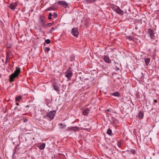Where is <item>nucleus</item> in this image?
<instances>
[{
  "mask_svg": "<svg viewBox=\"0 0 159 159\" xmlns=\"http://www.w3.org/2000/svg\"><path fill=\"white\" fill-rule=\"evenodd\" d=\"M113 123L115 124H117L118 123V121L117 120L116 118H113Z\"/></svg>",
  "mask_w": 159,
  "mask_h": 159,
  "instance_id": "nucleus-25",
  "label": "nucleus"
},
{
  "mask_svg": "<svg viewBox=\"0 0 159 159\" xmlns=\"http://www.w3.org/2000/svg\"><path fill=\"white\" fill-rule=\"evenodd\" d=\"M80 128L78 127L74 126L71 128H69L68 130L71 131H73L74 132L78 130H80Z\"/></svg>",
  "mask_w": 159,
  "mask_h": 159,
  "instance_id": "nucleus-9",
  "label": "nucleus"
},
{
  "mask_svg": "<svg viewBox=\"0 0 159 159\" xmlns=\"http://www.w3.org/2000/svg\"><path fill=\"white\" fill-rule=\"evenodd\" d=\"M145 64L146 66H148L149 64L150 59L148 58H146L144 59Z\"/></svg>",
  "mask_w": 159,
  "mask_h": 159,
  "instance_id": "nucleus-14",
  "label": "nucleus"
},
{
  "mask_svg": "<svg viewBox=\"0 0 159 159\" xmlns=\"http://www.w3.org/2000/svg\"><path fill=\"white\" fill-rule=\"evenodd\" d=\"M72 75V72L70 70H67L65 73V76L68 79H70Z\"/></svg>",
  "mask_w": 159,
  "mask_h": 159,
  "instance_id": "nucleus-5",
  "label": "nucleus"
},
{
  "mask_svg": "<svg viewBox=\"0 0 159 159\" xmlns=\"http://www.w3.org/2000/svg\"><path fill=\"white\" fill-rule=\"evenodd\" d=\"M17 4L16 3H11L9 5L10 8L13 10H14L16 7Z\"/></svg>",
  "mask_w": 159,
  "mask_h": 159,
  "instance_id": "nucleus-12",
  "label": "nucleus"
},
{
  "mask_svg": "<svg viewBox=\"0 0 159 159\" xmlns=\"http://www.w3.org/2000/svg\"><path fill=\"white\" fill-rule=\"evenodd\" d=\"M9 53H7V57H6V59H8L9 58Z\"/></svg>",
  "mask_w": 159,
  "mask_h": 159,
  "instance_id": "nucleus-33",
  "label": "nucleus"
},
{
  "mask_svg": "<svg viewBox=\"0 0 159 159\" xmlns=\"http://www.w3.org/2000/svg\"><path fill=\"white\" fill-rule=\"evenodd\" d=\"M112 9L118 14L120 15H123V11L121 10L119 7L117 6H115L113 7Z\"/></svg>",
  "mask_w": 159,
  "mask_h": 159,
  "instance_id": "nucleus-1",
  "label": "nucleus"
},
{
  "mask_svg": "<svg viewBox=\"0 0 159 159\" xmlns=\"http://www.w3.org/2000/svg\"><path fill=\"white\" fill-rule=\"evenodd\" d=\"M21 110V108L18 109V111H20Z\"/></svg>",
  "mask_w": 159,
  "mask_h": 159,
  "instance_id": "nucleus-34",
  "label": "nucleus"
},
{
  "mask_svg": "<svg viewBox=\"0 0 159 159\" xmlns=\"http://www.w3.org/2000/svg\"><path fill=\"white\" fill-rule=\"evenodd\" d=\"M16 69L13 74L16 75V76H18L20 72V67H16Z\"/></svg>",
  "mask_w": 159,
  "mask_h": 159,
  "instance_id": "nucleus-11",
  "label": "nucleus"
},
{
  "mask_svg": "<svg viewBox=\"0 0 159 159\" xmlns=\"http://www.w3.org/2000/svg\"><path fill=\"white\" fill-rule=\"evenodd\" d=\"M52 15L51 13H50L49 14L48 17V19L50 20L52 19Z\"/></svg>",
  "mask_w": 159,
  "mask_h": 159,
  "instance_id": "nucleus-26",
  "label": "nucleus"
},
{
  "mask_svg": "<svg viewBox=\"0 0 159 159\" xmlns=\"http://www.w3.org/2000/svg\"><path fill=\"white\" fill-rule=\"evenodd\" d=\"M56 9V8L54 7H50L46 9L45 10V11H50L51 10L54 11Z\"/></svg>",
  "mask_w": 159,
  "mask_h": 159,
  "instance_id": "nucleus-15",
  "label": "nucleus"
},
{
  "mask_svg": "<svg viewBox=\"0 0 159 159\" xmlns=\"http://www.w3.org/2000/svg\"><path fill=\"white\" fill-rule=\"evenodd\" d=\"M50 50V48L49 47H46L44 49V51L45 52H48Z\"/></svg>",
  "mask_w": 159,
  "mask_h": 159,
  "instance_id": "nucleus-27",
  "label": "nucleus"
},
{
  "mask_svg": "<svg viewBox=\"0 0 159 159\" xmlns=\"http://www.w3.org/2000/svg\"><path fill=\"white\" fill-rule=\"evenodd\" d=\"M107 134L110 135H111L112 134L111 130L110 129H108L107 131Z\"/></svg>",
  "mask_w": 159,
  "mask_h": 159,
  "instance_id": "nucleus-24",
  "label": "nucleus"
},
{
  "mask_svg": "<svg viewBox=\"0 0 159 159\" xmlns=\"http://www.w3.org/2000/svg\"><path fill=\"white\" fill-rule=\"evenodd\" d=\"M53 24V23H48L45 25V26H44V28H46L48 27H50Z\"/></svg>",
  "mask_w": 159,
  "mask_h": 159,
  "instance_id": "nucleus-22",
  "label": "nucleus"
},
{
  "mask_svg": "<svg viewBox=\"0 0 159 159\" xmlns=\"http://www.w3.org/2000/svg\"><path fill=\"white\" fill-rule=\"evenodd\" d=\"M22 96L20 95L18 97H16V101L19 102L20 101L21 99Z\"/></svg>",
  "mask_w": 159,
  "mask_h": 159,
  "instance_id": "nucleus-18",
  "label": "nucleus"
},
{
  "mask_svg": "<svg viewBox=\"0 0 159 159\" xmlns=\"http://www.w3.org/2000/svg\"><path fill=\"white\" fill-rule=\"evenodd\" d=\"M154 31L152 29L150 28L148 30V33L149 34L150 38L153 39L154 36L153 34Z\"/></svg>",
  "mask_w": 159,
  "mask_h": 159,
  "instance_id": "nucleus-7",
  "label": "nucleus"
},
{
  "mask_svg": "<svg viewBox=\"0 0 159 159\" xmlns=\"http://www.w3.org/2000/svg\"><path fill=\"white\" fill-rule=\"evenodd\" d=\"M143 113L142 111H139V117L140 118H142L143 117Z\"/></svg>",
  "mask_w": 159,
  "mask_h": 159,
  "instance_id": "nucleus-19",
  "label": "nucleus"
},
{
  "mask_svg": "<svg viewBox=\"0 0 159 159\" xmlns=\"http://www.w3.org/2000/svg\"><path fill=\"white\" fill-rule=\"evenodd\" d=\"M29 107V105H27V106H25V107Z\"/></svg>",
  "mask_w": 159,
  "mask_h": 159,
  "instance_id": "nucleus-35",
  "label": "nucleus"
},
{
  "mask_svg": "<svg viewBox=\"0 0 159 159\" xmlns=\"http://www.w3.org/2000/svg\"><path fill=\"white\" fill-rule=\"evenodd\" d=\"M130 152H131L134 155V153H135V151L133 149H131L130 150Z\"/></svg>",
  "mask_w": 159,
  "mask_h": 159,
  "instance_id": "nucleus-29",
  "label": "nucleus"
},
{
  "mask_svg": "<svg viewBox=\"0 0 159 159\" xmlns=\"http://www.w3.org/2000/svg\"><path fill=\"white\" fill-rule=\"evenodd\" d=\"M54 30V28L53 27H52L51 29L49 30V32L51 33L53 30Z\"/></svg>",
  "mask_w": 159,
  "mask_h": 159,
  "instance_id": "nucleus-32",
  "label": "nucleus"
},
{
  "mask_svg": "<svg viewBox=\"0 0 159 159\" xmlns=\"http://www.w3.org/2000/svg\"><path fill=\"white\" fill-rule=\"evenodd\" d=\"M45 147V144L44 143H42L40 146L39 148L41 150H43L44 149Z\"/></svg>",
  "mask_w": 159,
  "mask_h": 159,
  "instance_id": "nucleus-20",
  "label": "nucleus"
},
{
  "mask_svg": "<svg viewBox=\"0 0 159 159\" xmlns=\"http://www.w3.org/2000/svg\"><path fill=\"white\" fill-rule=\"evenodd\" d=\"M107 112H109V111H110V110H109V109H108V110H107Z\"/></svg>",
  "mask_w": 159,
  "mask_h": 159,
  "instance_id": "nucleus-39",
  "label": "nucleus"
},
{
  "mask_svg": "<svg viewBox=\"0 0 159 159\" xmlns=\"http://www.w3.org/2000/svg\"><path fill=\"white\" fill-rule=\"evenodd\" d=\"M98 0H86L88 3H93L97 1Z\"/></svg>",
  "mask_w": 159,
  "mask_h": 159,
  "instance_id": "nucleus-21",
  "label": "nucleus"
},
{
  "mask_svg": "<svg viewBox=\"0 0 159 159\" xmlns=\"http://www.w3.org/2000/svg\"><path fill=\"white\" fill-rule=\"evenodd\" d=\"M52 85L54 90L56 91L58 94H59L60 92L59 88L60 86V84L58 83H53L52 84Z\"/></svg>",
  "mask_w": 159,
  "mask_h": 159,
  "instance_id": "nucleus-2",
  "label": "nucleus"
},
{
  "mask_svg": "<svg viewBox=\"0 0 159 159\" xmlns=\"http://www.w3.org/2000/svg\"><path fill=\"white\" fill-rule=\"evenodd\" d=\"M58 4L59 5H61L65 8L67 7L68 6V4L65 1H60L58 2Z\"/></svg>",
  "mask_w": 159,
  "mask_h": 159,
  "instance_id": "nucleus-10",
  "label": "nucleus"
},
{
  "mask_svg": "<svg viewBox=\"0 0 159 159\" xmlns=\"http://www.w3.org/2000/svg\"><path fill=\"white\" fill-rule=\"evenodd\" d=\"M40 23L42 26L44 28L45 26V24L46 23L45 19L44 17L43 16H40Z\"/></svg>",
  "mask_w": 159,
  "mask_h": 159,
  "instance_id": "nucleus-4",
  "label": "nucleus"
},
{
  "mask_svg": "<svg viewBox=\"0 0 159 159\" xmlns=\"http://www.w3.org/2000/svg\"><path fill=\"white\" fill-rule=\"evenodd\" d=\"M104 60L105 62L108 63H111V61L109 59L108 57L107 56H105L104 57Z\"/></svg>",
  "mask_w": 159,
  "mask_h": 159,
  "instance_id": "nucleus-13",
  "label": "nucleus"
},
{
  "mask_svg": "<svg viewBox=\"0 0 159 159\" xmlns=\"http://www.w3.org/2000/svg\"><path fill=\"white\" fill-rule=\"evenodd\" d=\"M66 125L64 124L60 123V124L59 127L60 129H63L65 128Z\"/></svg>",
  "mask_w": 159,
  "mask_h": 159,
  "instance_id": "nucleus-23",
  "label": "nucleus"
},
{
  "mask_svg": "<svg viewBox=\"0 0 159 159\" xmlns=\"http://www.w3.org/2000/svg\"><path fill=\"white\" fill-rule=\"evenodd\" d=\"M16 109H17V107H16L15 108V110H16Z\"/></svg>",
  "mask_w": 159,
  "mask_h": 159,
  "instance_id": "nucleus-38",
  "label": "nucleus"
},
{
  "mask_svg": "<svg viewBox=\"0 0 159 159\" xmlns=\"http://www.w3.org/2000/svg\"><path fill=\"white\" fill-rule=\"evenodd\" d=\"M71 34L75 37H77L79 34L78 30L76 28L72 29Z\"/></svg>",
  "mask_w": 159,
  "mask_h": 159,
  "instance_id": "nucleus-3",
  "label": "nucleus"
},
{
  "mask_svg": "<svg viewBox=\"0 0 159 159\" xmlns=\"http://www.w3.org/2000/svg\"><path fill=\"white\" fill-rule=\"evenodd\" d=\"M89 111V110L88 108H87L84 110L83 114L84 115L87 116Z\"/></svg>",
  "mask_w": 159,
  "mask_h": 159,
  "instance_id": "nucleus-16",
  "label": "nucleus"
},
{
  "mask_svg": "<svg viewBox=\"0 0 159 159\" xmlns=\"http://www.w3.org/2000/svg\"><path fill=\"white\" fill-rule=\"evenodd\" d=\"M120 93L118 92H115L111 94V95L117 97H119L120 96Z\"/></svg>",
  "mask_w": 159,
  "mask_h": 159,
  "instance_id": "nucleus-17",
  "label": "nucleus"
},
{
  "mask_svg": "<svg viewBox=\"0 0 159 159\" xmlns=\"http://www.w3.org/2000/svg\"><path fill=\"white\" fill-rule=\"evenodd\" d=\"M121 143L120 142H118L117 143V145L119 147H120L121 146Z\"/></svg>",
  "mask_w": 159,
  "mask_h": 159,
  "instance_id": "nucleus-31",
  "label": "nucleus"
},
{
  "mask_svg": "<svg viewBox=\"0 0 159 159\" xmlns=\"http://www.w3.org/2000/svg\"><path fill=\"white\" fill-rule=\"evenodd\" d=\"M56 112L55 111H51L48 112L47 114V116L51 119H53L55 114Z\"/></svg>",
  "mask_w": 159,
  "mask_h": 159,
  "instance_id": "nucleus-6",
  "label": "nucleus"
},
{
  "mask_svg": "<svg viewBox=\"0 0 159 159\" xmlns=\"http://www.w3.org/2000/svg\"><path fill=\"white\" fill-rule=\"evenodd\" d=\"M18 76H16V75H15L14 74H12L9 77V82H11L14 81V79L17 77Z\"/></svg>",
  "mask_w": 159,
  "mask_h": 159,
  "instance_id": "nucleus-8",
  "label": "nucleus"
},
{
  "mask_svg": "<svg viewBox=\"0 0 159 159\" xmlns=\"http://www.w3.org/2000/svg\"><path fill=\"white\" fill-rule=\"evenodd\" d=\"M45 42L47 44H49L50 42V40L49 39H47L45 41Z\"/></svg>",
  "mask_w": 159,
  "mask_h": 159,
  "instance_id": "nucleus-28",
  "label": "nucleus"
},
{
  "mask_svg": "<svg viewBox=\"0 0 159 159\" xmlns=\"http://www.w3.org/2000/svg\"><path fill=\"white\" fill-rule=\"evenodd\" d=\"M52 16L54 18H56L57 17V14L55 13H54Z\"/></svg>",
  "mask_w": 159,
  "mask_h": 159,
  "instance_id": "nucleus-30",
  "label": "nucleus"
},
{
  "mask_svg": "<svg viewBox=\"0 0 159 159\" xmlns=\"http://www.w3.org/2000/svg\"><path fill=\"white\" fill-rule=\"evenodd\" d=\"M27 121V119H26V120H24V122H26V121Z\"/></svg>",
  "mask_w": 159,
  "mask_h": 159,
  "instance_id": "nucleus-36",
  "label": "nucleus"
},
{
  "mask_svg": "<svg viewBox=\"0 0 159 159\" xmlns=\"http://www.w3.org/2000/svg\"><path fill=\"white\" fill-rule=\"evenodd\" d=\"M16 105H17V106H18V105H19V104L18 103H16Z\"/></svg>",
  "mask_w": 159,
  "mask_h": 159,
  "instance_id": "nucleus-37",
  "label": "nucleus"
}]
</instances>
